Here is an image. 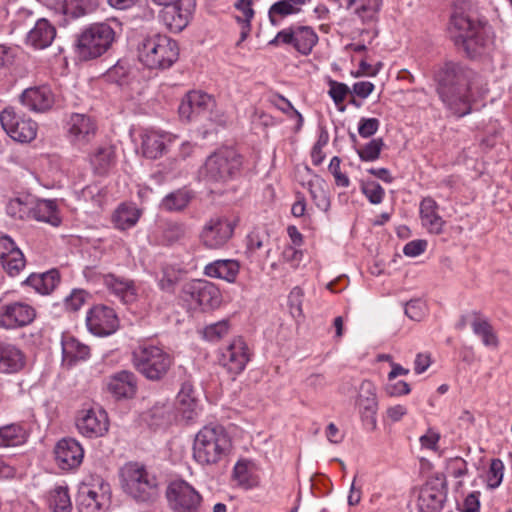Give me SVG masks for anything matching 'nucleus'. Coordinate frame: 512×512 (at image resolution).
<instances>
[{"label": "nucleus", "mask_w": 512, "mask_h": 512, "mask_svg": "<svg viewBox=\"0 0 512 512\" xmlns=\"http://www.w3.org/2000/svg\"><path fill=\"white\" fill-rule=\"evenodd\" d=\"M306 185L317 208L324 212L328 211L330 208V198L327 190L325 189L326 183L324 179L318 175H314Z\"/></svg>", "instance_id": "obj_45"}, {"label": "nucleus", "mask_w": 512, "mask_h": 512, "mask_svg": "<svg viewBox=\"0 0 512 512\" xmlns=\"http://www.w3.org/2000/svg\"><path fill=\"white\" fill-rule=\"evenodd\" d=\"M383 0H356L354 14L363 25H370L379 21V13Z\"/></svg>", "instance_id": "obj_40"}, {"label": "nucleus", "mask_w": 512, "mask_h": 512, "mask_svg": "<svg viewBox=\"0 0 512 512\" xmlns=\"http://www.w3.org/2000/svg\"><path fill=\"white\" fill-rule=\"evenodd\" d=\"M98 7V0H69L64 6V13L72 18H80L95 12Z\"/></svg>", "instance_id": "obj_49"}, {"label": "nucleus", "mask_w": 512, "mask_h": 512, "mask_svg": "<svg viewBox=\"0 0 512 512\" xmlns=\"http://www.w3.org/2000/svg\"><path fill=\"white\" fill-rule=\"evenodd\" d=\"M27 438L26 429L19 423H11L0 427V448L23 445Z\"/></svg>", "instance_id": "obj_43"}, {"label": "nucleus", "mask_w": 512, "mask_h": 512, "mask_svg": "<svg viewBox=\"0 0 512 512\" xmlns=\"http://www.w3.org/2000/svg\"><path fill=\"white\" fill-rule=\"evenodd\" d=\"M87 293L82 289H73L70 295L65 297L64 305L67 310L77 311L85 302Z\"/></svg>", "instance_id": "obj_62"}, {"label": "nucleus", "mask_w": 512, "mask_h": 512, "mask_svg": "<svg viewBox=\"0 0 512 512\" xmlns=\"http://www.w3.org/2000/svg\"><path fill=\"white\" fill-rule=\"evenodd\" d=\"M105 388L117 401L133 399L138 390L137 376L129 370L117 371L106 377Z\"/></svg>", "instance_id": "obj_18"}, {"label": "nucleus", "mask_w": 512, "mask_h": 512, "mask_svg": "<svg viewBox=\"0 0 512 512\" xmlns=\"http://www.w3.org/2000/svg\"><path fill=\"white\" fill-rule=\"evenodd\" d=\"M23 106L34 112H45L52 108L54 95L49 86L41 85L25 89L20 95Z\"/></svg>", "instance_id": "obj_26"}, {"label": "nucleus", "mask_w": 512, "mask_h": 512, "mask_svg": "<svg viewBox=\"0 0 512 512\" xmlns=\"http://www.w3.org/2000/svg\"><path fill=\"white\" fill-rule=\"evenodd\" d=\"M240 265L238 261L231 259H219L209 263L204 268V274L211 278L223 279L233 283L239 273Z\"/></svg>", "instance_id": "obj_32"}, {"label": "nucleus", "mask_w": 512, "mask_h": 512, "mask_svg": "<svg viewBox=\"0 0 512 512\" xmlns=\"http://www.w3.org/2000/svg\"><path fill=\"white\" fill-rule=\"evenodd\" d=\"M188 97L192 105L195 119L200 117H208L209 112L214 107V99L207 93L201 91H190L188 92Z\"/></svg>", "instance_id": "obj_47"}, {"label": "nucleus", "mask_w": 512, "mask_h": 512, "mask_svg": "<svg viewBox=\"0 0 512 512\" xmlns=\"http://www.w3.org/2000/svg\"><path fill=\"white\" fill-rule=\"evenodd\" d=\"M187 234L188 227L185 223L169 221L163 227L161 242L163 245L172 246L184 240Z\"/></svg>", "instance_id": "obj_46"}, {"label": "nucleus", "mask_w": 512, "mask_h": 512, "mask_svg": "<svg viewBox=\"0 0 512 512\" xmlns=\"http://www.w3.org/2000/svg\"><path fill=\"white\" fill-rule=\"evenodd\" d=\"M56 36V28L45 18L39 19L27 35V43L36 49L50 46Z\"/></svg>", "instance_id": "obj_28"}, {"label": "nucleus", "mask_w": 512, "mask_h": 512, "mask_svg": "<svg viewBox=\"0 0 512 512\" xmlns=\"http://www.w3.org/2000/svg\"><path fill=\"white\" fill-rule=\"evenodd\" d=\"M235 224L225 217H213L202 227L199 240L207 249H221L234 234Z\"/></svg>", "instance_id": "obj_11"}, {"label": "nucleus", "mask_w": 512, "mask_h": 512, "mask_svg": "<svg viewBox=\"0 0 512 512\" xmlns=\"http://www.w3.org/2000/svg\"><path fill=\"white\" fill-rule=\"evenodd\" d=\"M329 87L330 89L328 94L336 105L342 103L346 96L351 93L350 88L345 83L337 82L335 80L329 81Z\"/></svg>", "instance_id": "obj_59"}, {"label": "nucleus", "mask_w": 512, "mask_h": 512, "mask_svg": "<svg viewBox=\"0 0 512 512\" xmlns=\"http://www.w3.org/2000/svg\"><path fill=\"white\" fill-rule=\"evenodd\" d=\"M470 315L473 317L470 323L473 333L481 338L484 346L497 348L499 340L489 320L479 311L474 310Z\"/></svg>", "instance_id": "obj_34"}, {"label": "nucleus", "mask_w": 512, "mask_h": 512, "mask_svg": "<svg viewBox=\"0 0 512 512\" xmlns=\"http://www.w3.org/2000/svg\"><path fill=\"white\" fill-rule=\"evenodd\" d=\"M86 326L95 336H107L114 333L118 327L115 311L106 305H95L86 315Z\"/></svg>", "instance_id": "obj_16"}, {"label": "nucleus", "mask_w": 512, "mask_h": 512, "mask_svg": "<svg viewBox=\"0 0 512 512\" xmlns=\"http://www.w3.org/2000/svg\"><path fill=\"white\" fill-rule=\"evenodd\" d=\"M66 130L73 144L84 145L94 138L97 126L90 116L72 113L66 121Z\"/></svg>", "instance_id": "obj_22"}, {"label": "nucleus", "mask_w": 512, "mask_h": 512, "mask_svg": "<svg viewBox=\"0 0 512 512\" xmlns=\"http://www.w3.org/2000/svg\"><path fill=\"white\" fill-rule=\"evenodd\" d=\"M35 318V308L25 302L14 301L0 305V328H23L30 325Z\"/></svg>", "instance_id": "obj_13"}, {"label": "nucleus", "mask_w": 512, "mask_h": 512, "mask_svg": "<svg viewBox=\"0 0 512 512\" xmlns=\"http://www.w3.org/2000/svg\"><path fill=\"white\" fill-rule=\"evenodd\" d=\"M63 361L69 366L79 360H86L90 356L89 346L79 342L76 338L63 335L61 340Z\"/></svg>", "instance_id": "obj_33"}, {"label": "nucleus", "mask_w": 512, "mask_h": 512, "mask_svg": "<svg viewBox=\"0 0 512 512\" xmlns=\"http://www.w3.org/2000/svg\"><path fill=\"white\" fill-rule=\"evenodd\" d=\"M303 299L304 292L300 287L296 286L290 291L288 296V305L290 314L295 319L303 317Z\"/></svg>", "instance_id": "obj_55"}, {"label": "nucleus", "mask_w": 512, "mask_h": 512, "mask_svg": "<svg viewBox=\"0 0 512 512\" xmlns=\"http://www.w3.org/2000/svg\"><path fill=\"white\" fill-rule=\"evenodd\" d=\"M318 35L310 26H295L294 48L302 55H309L318 43Z\"/></svg>", "instance_id": "obj_44"}, {"label": "nucleus", "mask_w": 512, "mask_h": 512, "mask_svg": "<svg viewBox=\"0 0 512 512\" xmlns=\"http://www.w3.org/2000/svg\"><path fill=\"white\" fill-rule=\"evenodd\" d=\"M0 123L9 137L21 143L31 142L37 135V123L21 118L13 107H6L0 113Z\"/></svg>", "instance_id": "obj_12"}, {"label": "nucleus", "mask_w": 512, "mask_h": 512, "mask_svg": "<svg viewBox=\"0 0 512 512\" xmlns=\"http://www.w3.org/2000/svg\"><path fill=\"white\" fill-rule=\"evenodd\" d=\"M25 365V356L16 346L0 342V372L16 373Z\"/></svg>", "instance_id": "obj_30"}, {"label": "nucleus", "mask_w": 512, "mask_h": 512, "mask_svg": "<svg viewBox=\"0 0 512 512\" xmlns=\"http://www.w3.org/2000/svg\"><path fill=\"white\" fill-rule=\"evenodd\" d=\"M230 441L222 427H203L193 444V457L201 465L218 463L227 453Z\"/></svg>", "instance_id": "obj_6"}, {"label": "nucleus", "mask_w": 512, "mask_h": 512, "mask_svg": "<svg viewBox=\"0 0 512 512\" xmlns=\"http://www.w3.org/2000/svg\"><path fill=\"white\" fill-rule=\"evenodd\" d=\"M104 284L123 302L130 303L136 300L137 289L133 280L108 274L104 276Z\"/></svg>", "instance_id": "obj_31"}, {"label": "nucleus", "mask_w": 512, "mask_h": 512, "mask_svg": "<svg viewBox=\"0 0 512 512\" xmlns=\"http://www.w3.org/2000/svg\"><path fill=\"white\" fill-rule=\"evenodd\" d=\"M55 460L62 470H73L80 466L84 457V449L73 438L59 440L54 448Z\"/></svg>", "instance_id": "obj_23"}, {"label": "nucleus", "mask_w": 512, "mask_h": 512, "mask_svg": "<svg viewBox=\"0 0 512 512\" xmlns=\"http://www.w3.org/2000/svg\"><path fill=\"white\" fill-rule=\"evenodd\" d=\"M450 25L458 31L454 43L462 48L471 60H478L490 55L493 50V38L490 27L485 20L473 19L463 13H454Z\"/></svg>", "instance_id": "obj_2"}, {"label": "nucleus", "mask_w": 512, "mask_h": 512, "mask_svg": "<svg viewBox=\"0 0 512 512\" xmlns=\"http://www.w3.org/2000/svg\"><path fill=\"white\" fill-rule=\"evenodd\" d=\"M177 403L183 417L187 420H192L196 415L198 400L190 381L187 380L181 384V389L177 395Z\"/></svg>", "instance_id": "obj_39"}, {"label": "nucleus", "mask_w": 512, "mask_h": 512, "mask_svg": "<svg viewBox=\"0 0 512 512\" xmlns=\"http://www.w3.org/2000/svg\"><path fill=\"white\" fill-rule=\"evenodd\" d=\"M0 265L9 277L18 276L26 266L23 252L8 235L0 236Z\"/></svg>", "instance_id": "obj_21"}, {"label": "nucleus", "mask_w": 512, "mask_h": 512, "mask_svg": "<svg viewBox=\"0 0 512 512\" xmlns=\"http://www.w3.org/2000/svg\"><path fill=\"white\" fill-rule=\"evenodd\" d=\"M76 426L79 432L88 438L104 436L109 429V419L105 410L89 409L77 420Z\"/></svg>", "instance_id": "obj_24"}, {"label": "nucleus", "mask_w": 512, "mask_h": 512, "mask_svg": "<svg viewBox=\"0 0 512 512\" xmlns=\"http://www.w3.org/2000/svg\"><path fill=\"white\" fill-rule=\"evenodd\" d=\"M61 280L60 272L56 268H52L43 273H32L24 281L22 286H29L35 292L41 295L51 294L59 285Z\"/></svg>", "instance_id": "obj_27"}, {"label": "nucleus", "mask_w": 512, "mask_h": 512, "mask_svg": "<svg viewBox=\"0 0 512 512\" xmlns=\"http://www.w3.org/2000/svg\"><path fill=\"white\" fill-rule=\"evenodd\" d=\"M233 477L238 485L246 490L259 485V477L249 472L246 461H238L233 469Z\"/></svg>", "instance_id": "obj_51"}, {"label": "nucleus", "mask_w": 512, "mask_h": 512, "mask_svg": "<svg viewBox=\"0 0 512 512\" xmlns=\"http://www.w3.org/2000/svg\"><path fill=\"white\" fill-rule=\"evenodd\" d=\"M194 194L187 188H180L168 193L160 202V208L167 212L183 211L193 199Z\"/></svg>", "instance_id": "obj_41"}, {"label": "nucleus", "mask_w": 512, "mask_h": 512, "mask_svg": "<svg viewBox=\"0 0 512 512\" xmlns=\"http://www.w3.org/2000/svg\"><path fill=\"white\" fill-rule=\"evenodd\" d=\"M380 121L377 118H361L358 124V133L362 138L372 137L379 129Z\"/></svg>", "instance_id": "obj_61"}, {"label": "nucleus", "mask_w": 512, "mask_h": 512, "mask_svg": "<svg viewBox=\"0 0 512 512\" xmlns=\"http://www.w3.org/2000/svg\"><path fill=\"white\" fill-rule=\"evenodd\" d=\"M447 498L444 475L430 478L420 490L418 506L421 512H440Z\"/></svg>", "instance_id": "obj_14"}, {"label": "nucleus", "mask_w": 512, "mask_h": 512, "mask_svg": "<svg viewBox=\"0 0 512 512\" xmlns=\"http://www.w3.org/2000/svg\"><path fill=\"white\" fill-rule=\"evenodd\" d=\"M49 507L52 512H71L72 503L67 486H56L50 491Z\"/></svg>", "instance_id": "obj_48"}, {"label": "nucleus", "mask_w": 512, "mask_h": 512, "mask_svg": "<svg viewBox=\"0 0 512 512\" xmlns=\"http://www.w3.org/2000/svg\"><path fill=\"white\" fill-rule=\"evenodd\" d=\"M109 484L103 480L98 486L82 483L76 495V507L79 512H100L107 501Z\"/></svg>", "instance_id": "obj_17"}, {"label": "nucleus", "mask_w": 512, "mask_h": 512, "mask_svg": "<svg viewBox=\"0 0 512 512\" xmlns=\"http://www.w3.org/2000/svg\"><path fill=\"white\" fill-rule=\"evenodd\" d=\"M307 0H278L268 10V18L273 26H278L280 19L302 11V6Z\"/></svg>", "instance_id": "obj_37"}, {"label": "nucleus", "mask_w": 512, "mask_h": 512, "mask_svg": "<svg viewBox=\"0 0 512 512\" xmlns=\"http://www.w3.org/2000/svg\"><path fill=\"white\" fill-rule=\"evenodd\" d=\"M438 204L432 197H425L420 202V217L430 233L441 234L445 221L438 214Z\"/></svg>", "instance_id": "obj_29"}, {"label": "nucleus", "mask_w": 512, "mask_h": 512, "mask_svg": "<svg viewBox=\"0 0 512 512\" xmlns=\"http://www.w3.org/2000/svg\"><path fill=\"white\" fill-rule=\"evenodd\" d=\"M183 299L195 303L202 311H210L218 308L222 302L219 288L212 282L195 279L187 282L182 287Z\"/></svg>", "instance_id": "obj_10"}, {"label": "nucleus", "mask_w": 512, "mask_h": 512, "mask_svg": "<svg viewBox=\"0 0 512 512\" xmlns=\"http://www.w3.org/2000/svg\"><path fill=\"white\" fill-rule=\"evenodd\" d=\"M32 200L29 197L25 199L17 197L11 199L6 205L7 214L14 219H29L31 218Z\"/></svg>", "instance_id": "obj_52"}, {"label": "nucleus", "mask_w": 512, "mask_h": 512, "mask_svg": "<svg viewBox=\"0 0 512 512\" xmlns=\"http://www.w3.org/2000/svg\"><path fill=\"white\" fill-rule=\"evenodd\" d=\"M31 218L48 223L52 226H59L61 218L58 215L57 205L54 200H38L32 201Z\"/></svg>", "instance_id": "obj_38"}, {"label": "nucleus", "mask_w": 512, "mask_h": 512, "mask_svg": "<svg viewBox=\"0 0 512 512\" xmlns=\"http://www.w3.org/2000/svg\"><path fill=\"white\" fill-rule=\"evenodd\" d=\"M178 57V44L167 35L153 34L138 45V59L149 69L170 68Z\"/></svg>", "instance_id": "obj_5"}, {"label": "nucleus", "mask_w": 512, "mask_h": 512, "mask_svg": "<svg viewBox=\"0 0 512 512\" xmlns=\"http://www.w3.org/2000/svg\"><path fill=\"white\" fill-rule=\"evenodd\" d=\"M181 280V269L174 265L164 264L161 268V277L158 286L162 291L173 293Z\"/></svg>", "instance_id": "obj_50"}, {"label": "nucleus", "mask_w": 512, "mask_h": 512, "mask_svg": "<svg viewBox=\"0 0 512 512\" xmlns=\"http://www.w3.org/2000/svg\"><path fill=\"white\" fill-rule=\"evenodd\" d=\"M426 247H427L426 240H422V239L412 240L404 246L403 253L409 257H416V256L422 254L426 250Z\"/></svg>", "instance_id": "obj_64"}, {"label": "nucleus", "mask_w": 512, "mask_h": 512, "mask_svg": "<svg viewBox=\"0 0 512 512\" xmlns=\"http://www.w3.org/2000/svg\"><path fill=\"white\" fill-rule=\"evenodd\" d=\"M228 320H221L207 325L203 330V336L208 341H218L229 332Z\"/></svg>", "instance_id": "obj_54"}, {"label": "nucleus", "mask_w": 512, "mask_h": 512, "mask_svg": "<svg viewBox=\"0 0 512 512\" xmlns=\"http://www.w3.org/2000/svg\"><path fill=\"white\" fill-rule=\"evenodd\" d=\"M269 236L259 231H251L246 237L245 256L251 263H260L262 261L260 251L265 250L264 259L269 258L271 249L268 248Z\"/></svg>", "instance_id": "obj_35"}, {"label": "nucleus", "mask_w": 512, "mask_h": 512, "mask_svg": "<svg viewBox=\"0 0 512 512\" xmlns=\"http://www.w3.org/2000/svg\"><path fill=\"white\" fill-rule=\"evenodd\" d=\"M166 499L173 512H201L203 497L187 481H171L166 488Z\"/></svg>", "instance_id": "obj_9"}, {"label": "nucleus", "mask_w": 512, "mask_h": 512, "mask_svg": "<svg viewBox=\"0 0 512 512\" xmlns=\"http://www.w3.org/2000/svg\"><path fill=\"white\" fill-rule=\"evenodd\" d=\"M361 191L372 204H380L385 194L382 186L375 181L362 183Z\"/></svg>", "instance_id": "obj_58"}, {"label": "nucleus", "mask_w": 512, "mask_h": 512, "mask_svg": "<svg viewBox=\"0 0 512 512\" xmlns=\"http://www.w3.org/2000/svg\"><path fill=\"white\" fill-rule=\"evenodd\" d=\"M134 368L150 381H161L174 363V357L163 348L143 345L132 353Z\"/></svg>", "instance_id": "obj_7"}, {"label": "nucleus", "mask_w": 512, "mask_h": 512, "mask_svg": "<svg viewBox=\"0 0 512 512\" xmlns=\"http://www.w3.org/2000/svg\"><path fill=\"white\" fill-rule=\"evenodd\" d=\"M142 215V210L133 203H122L112 216L115 227L119 230H127L134 227Z\"/></svg>", "instance_id": "obj_36"}, {"label": "nucleus", "mask_w": 512, "mask_h": 512, "mask_svg": "<svg viewBox=\"0 0 512 512\" xmlns=\"http://www.w3.org/2000/svg\"><path fill=\"white\" fill-rule=\"evenodd\" d=\"M375 391L374 384L371 381L364 380L360 385L357 399L361 421L368 431H374L377 428L378 401Z\"/></svg>", "instance_id": "obj_19"}, {"label": "nucleus", "mask_w": 512, "mask_h": 512, "mask_svg": "<svg viewBox=\"0 0 512 512\" xmlns=\"http://www.w3.org/2000/svg\"><path fill=\"white\" fill-rule=\"evenodd\" d=\"M90 163L98 175H105L115 164V151L112 146H100L90 155Z\"/></svg>", "instance_id": "obj_42"}, {"label": "nucleus", "mask_w": 512, "mask_h": 512, "mask_svg": "<svg viewBox=\"0 0 512 512\" xmlns=\"http://www.w3.org/2000/svg\"><path fill=\"white\" fill-rule=\"evenodd\" d=\"M504 465L500 459H492L487 475V486L495 489L500 486L503 479Z\"/></svg>", "instance_id": "obj_57"}, {"label": "nucleus", "mask_w": 512, "mask_h": 512, "mask_svg": "<svg viewBox=\"0 0 512 512\" xmlns=\"http://www.w3.org/2000/svg\"><path fill=\"white\" fill-rule=\"evenodd\" d=\"M475 75L467 66L453 61L445 62L434 74L441 101L457 117L471 113V83Z\"/></svg>", "instance_id": "obj_1"}, {"label": "nucleus", "mask_w": 512, "mask_h": 512, "mask_svg": "<svg viewBox=\"0 0 512 512\" xmlns=\"http://www.w3.org/2000/svg\"><path fill=\"white\" fill-rule=\"evenodd\" d=\"M129 74V66L124 61H118L114 66L109 68L105 74V78L109 82L123 85Z\"/></svg>", "instance_id": "obj_56"}, {"label": "nucleus", "mask_w": 512, "mask_h": 512, "mask_svg": "<svg viewBox=\"0 0 512 512\" xmlns=\"http://www.w3.org/2000/svg\"><path fill=\"white\" fill-rule=\"evenodd\" d=\"M175 137L167 132L147 131L142 135L141 149L148 159H158L167 153Z\"/></svg>", "instance_id": "obj_25"}, {"label": "nucleus", "mask_w": 512, "mask_h": 512, "mask_svg": "<svg viewBox=\"0 0 512 512\" xmlns=\"http://www.w3.org/2000/svg\"><path fill=\"white\" fill-rule=\"evenodd\" d=\"M195 7V0H177L164 5L160 17L170 31L181 32L189 24Z\"/></svg>", "instance_id": "obj_15"}, {"label": "nucleus", "mask_w": 512, "mask_h": 512, "mask_svg": "<svg viewBox=\"0 0 512 512\" xmlns=\"http://www.w3.org/2000/svg\"><path fill=\"white\" fill-rule=\"evenodd\" d=\"M405 315L414 321H420L424 316L425 304L419 300H410L405 304Z\"/></svg>", "instance_id": "obj_63"}, {"label": "nucleus", "mask_w": 512, "mask_h": 512, "mask_svg": "<svg viewBox=\"0 0 512 512\" xmlns=\"http://www.w3.org/2000/svg\"><path fill=\"white\" fill-rule=\"evenodd\" d=\"M121 487L124 493L137 504L150 506L160 496L157 476L140 462L125 463L119 471Z\"/></svg>", "instance_id": "obj_3"}, {"label": "nucleus", "mask_w": 512, "mask_h": 512, "mask_svg": "<svg viewBox=\"0 0 512 512\" xmlns=\"http://www.w3.org/2000/svg\"><path fill=\"white\" fill-rule=\"evenodd\" d=\"M340 164L341 159L338 156H334L330 161L328 169L330 173L333 175L337 186L348 187L350 184V180L345 173L341 172Z\"/></svg>", "instance_id": "obj_60"}, {"label": "nucleus", "mask_w": 512, "mask_h": 512, "mask_svg": "<svg viewBox=\"0 0 512 512\" xmlns=\"http://www.w3.org/2000/svg\"><path fill=\"white\" fill-rule=\"evenodd\" d=\"M245 157L232 146H222L207 156L201 173L207 183L225 185L242 174Z\"/></svg>", "instance_id": "obj_4"}, {"label": "nucleus", "mask_w": 512, "mask_h": 512, "mask_svg": "<svg viewBox=\"0 0 512 512\" xmlns=\"http://www.w3.org/2000/svg\"><path fill=\"white\" fill-rule=\"evenodd\" d=\"M114 39L115 31L109 24H92L78 37V55L85 61L100 57L111 47Z\"/></svg>", "instance_id": "obj_8"}, {"label": "nucleus", "mask_w": 512, "mask_h": 512, "mask_svg": "<svg viewBox=\"0 0 512 512\" xmlns=\"http://www.w3.org/2000/svg\"><path fill=\"white\" fill-rule=\"evenodd\" d=\"M385 146L383 138H373L368 143L356 149V152L363 162H373L379 159L381 151Z\"/></svg>", "instance_id": "obj_53"}, {"label": "nucleus", "mask_w": 512, "mask_h": 512, "mask_svg": "<svg viewBox=\"0 0 512 512\" xmlns=\"http://www.w3.org/2000/svg\"><path fill=\"white\" fill-rule=\"evenodd\" d=\"M250 360L249 349L241 338L233 339L221 352L219 362L231 374L238 375Z\"/></svg>", "instance_id": "obj_20"}]
</instances>
